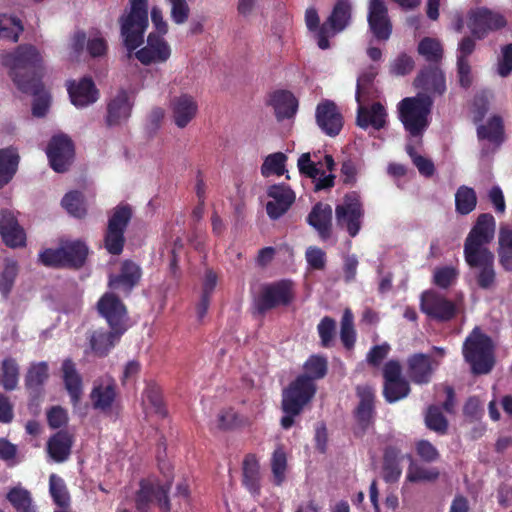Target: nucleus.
<instances>
[{
    "mask_svg": "<svg viewBox=\"0 0 512 512\" xmlns=\"http://www.w3.org/2000/svg\"><path fill=\"white\" fill-rule=\"evenodd\" d=\"M23 27L20 21L12 16L0 15V38L17 41Z\"/></svg>",
    "mask_w": 512,
    "mask_h": 512,
    "instance_id": "nucleus-49",
    "label": "nucleus"
},
{
    "mask_svg": "<svg viewBox=\"0 0 512 512\" xmlns=\"http://www.w3.org/2000/svg\"><path fill=\"white\" fill-rule=\"evenodd\" d=\"M18 151L13 147L0 149V189L7 185L17 171Z\"/></svg>",
    "mask_w": 512,
    "mask_h": 512,
    "instance_id": "nucleus-34",
    "label": "nucleus"
},
{
    "mask_svg": "<svg viewBox=\"0 0 512 512\" xmlns=\"http://www.w3.org/2000/svg\"><path fill=\"white\" fill-rule=\"evenodd\" d=\"M18 275V265L13 260H6L0 272V294L7 298L12 291Z\"/></svg>",
    "mask_w": 512,
    "mask_h": 512,
    "instance_id": "nucleus-44",
    "label": "nucleus"
},
{
    "mask_svg": "<svg viewBox=\"0 0 512 512\" xmlns=\"http://www.w3.org/2000/svg\"><path fill=\"white\" fill-rule=\"evenodd\" d=\"M267 194L271 200L268 201L266 210L272 219H277L286 213L295 200L294 192L284 184L270 186Z\"/></svg>",
    "mask_w": 512,
    "mask_h": 512,
    "instance_id": "nucleus-22",
    "label": "nucleus"
},
{
    "mask_svg": "<svg viewBox=\"0 0 512 512\" xmlns=\"http://www.w3.org/2000/svg\"><path fill=\"white\" fill-rule=\"evenodd\" d=\"M62 378L73 405H76L82 395V379L70 359H66L62 363Z\"/></svg>",
    "mask_w": 512,
    "mask_h": 512,
    "instance_id": "nucleus-32",
    "label": "nucleus"
},
{
    "mask_svg": "<svg viewBox=\"0 0 512 512\" xmlns=\"http://www.w3.org/2000/svg\"><path fill=\"white\" fill-rule=\"evenodd\" d=\"M375 76L374 72L364 73L358 77L356 89V101L367 102L371 92L372 80Z\"/></svg>",
    "mask_w": 512,
    "mask_h": 512,
    "instance_id": "nucleus-56",
    "label": "nucleus"
},
{
    "mask_svg": "<svg viewBox=\"0 0 512 512\" xmlns=\"http://www.w3.org/2000/svg\"><path fill=\"white\" fill-rule=\"evenodd\" d=\"M168 109L174 125L184 129L196 118L199 106L193 95L181 93L170 99Z\"/></svg>",
    "mask_w": 512,
    "mask_h": 512,
    "instance_id": "nucleus-14",
    "label": "nucleus"
},
{
    "mask_svg": "<svg viewBox=\"0 0 512 512\" xmlns=\"http://www.w3.org/2000/svg\"><path fill=\"white\" fill-rule=\"evenodd\" d=\"M463 355L475 374H486L494 365L491 339L478 328L467 337L463 345Z\"/></svg>",
    "mask_w": 512,
    "mask_h": 512,
    "instance_id": "nucleus-7",
    "label": "nucleus"
},
{
    "mask_svg": "<svg viewBox=\"0 0 512 512\" xmlns=\"http://www.w3.org/2000/svg\"><path fill=\"white\" fill-rule=\"evenodd\" d=\"M259 463L254 455H247L243 462V482L252 494H258L260 485Z\"/></svg>",
    "mask_w": 512,
    "mask_h": 512,
    "instance_id": "nucleus-38",
    "label": "nucleus"
},
{
    "mask_svg": "<svg viewBox=\"0 0 512 512\" xmlns=\"http://www.w3.org/2000/svg\"><path fill=\"white\" fill-rule=\"evenodd\" d=\"M459 275V271L454 266L436 267L433 272V283L443 289L452 286Z\"/></svg>",
    "mask_w": 512,
    "mask_h": 512,
    "instance_id": "nucleus-48",
    "label": "nucleus"
},
{
    "mask_svg": "<svg viewBox=\"0 0 512 512\" xmlns=\"http://www.w3.org/2000/svg\"><path fill=\"white\" fill-rule=\"evenodd\" d=\"M438 365V361H432L424 354H416L409 359L410 377L415 383H427Z\"/></svg>",
    "mask_w": 512,
    "mask_h": 512,
    "instance_id": "nucleus-30",
    "label": "nucleus"
},
{
    "mask_svg": "<svg viewBox=\"0 0 512 512\" xmlns=\"http://www.w3.org/2000/svg\"><path fill=\"white\" fill-rule=\"evenodd\" d=\"M128 205H118L111 213L105 236V247L111 254H120L124 245V231L131 219Z\"/></svg>",
    "mask_w": 512,
    "mask_h": 512,
    "instance_id": "nucleus-9",
    "label": "nucleus"
},
{
    "mask_svg": "<svg viewBox=\"0 0 512 512\" xmlns=\"http://www.w3.org/2000/svg\"><path fill=\"white\" fill-rule=\"evenodd\" d=\"M134 55L143 65H159L166 63L170 59L172 48L161 35L149 33L146 44L136 50Z\"/></svg>",
    "mask_w": 512,
    "mask_h": 512,
    "instance_id": "nucleus-13",
    "label": "nucleus"
},
{
    "mask_svg": "<svg viewBox=\"0 0 512 512\" xmlns=\"http://www.w3.org/2000/svg\"><path fill=\"white\" fill-rule=\"evenodd\" d=\"M293 298V284L282 280L264 287L259 299V309L266 310L277 305L287 304Z\"/></svg>",
    "mask_w": 512,
    "mask_h": 512,
    "instance_id": "nucleus-21",
    "label": "nucleus"
},
{
    "mask_svg": "<svg viewBox=\"0 0 512 512\" xmlns=\"http://www.w3.org/2000/svg\"><path fill=\"white\" fill-rule=\"evenodd\" d=\"M313 157L314 159H312V155L309 152L300 155L297 161L299 172L313 180L316 191L332 187L335 176L333 174H326L325 171L321 170L319 167L321 162L319 160L316 161V153L313 154Z\"/></svg>",
    "mask_w": 512,
    "mask_h": 512,
    "instance_id": "nucleus-17",
    "label": "nucleus"
},
{
    "mask_svg": "<svg viewBox=\"0 0 512 512\" xmlns=\"http://www.w3.org/2000/svg\"><path fill=\"white\" fill-rule=\"evenodd\" d=\"M336 323L332 318L324 317L318 324V333L323 346L328 347L335 334Z\"/></svg>",
    "mask_w": 512,
    "mask_h": 512,
    "instance_id": "nucleus-61",
    "label": "nucleus"
},
{
    "mask_svg": "<svg viewBox=\"0 0 512 512\" xmlns=\"http://www.w3.org/2000/svg\"><path fill=\"white\" fill-rule=\"evenodd\" d=\"M477 133L480 139H487L496 144L500 143L503 135L501 119L497 116L492 117L487 125L478 127Z\"/></svg>",
    "mask_w": 512,
    "mask_h": 512,
    "instance_id": "nucleus-47",
    "label": "nucleus"
},
{
    "mask_svg": "<svg viewBox=\"0 0 512 512\" xmlns=\"http://www.w3.org/2000/svg\"><path fill=\"white\" fill-rule=\"evenodd\" d=\"M0 234L3 242L9 247H22L26 243L25 231L11 210L0 209Z\"/></svg>",
    "mask_w": 512,
    "mask_h": 512,
    "instance_id": "nucleus-19",
    "label": "nucleus"
},
{
    "mask_svg": "<svg viewBox=\"0 0 512 512\" xmlns=\"http://www.w3.org/2000/svg\"><path fill=\"white\" fill-rule=\"evenodd\" d=\"M46 154L51 168L57 173H63L74 160V145L67 135L57 134L50 139Z\"/></svg>",
    "mask_w": 512,
    "mask_h": 512,
    "instance_id": "nucleus-11",
    "label": "nucleus"
},
{
    "mask_svg": "<svg viewBox=\"0 0 512 512\" xmlns=\"http://www.w3.org/2000/svg\"><path fill=\"white\" fill-rule=\"evenodd\" d=\"M7 499L17 512H36L29 491L21 486L12 488L7 494Z\"/></svg>",
    "mask_w": 512,
    "mask_h": 512,
    "instance_id": "nucleus-40",
    "label": "nucleus"
},
{
    "mask_svg": "<svg viewBox=\"0 0 512 512\" xmlns=\"http://www.w3.org/2000/svg\"><path fill=\"white\" fill-rule=\"evenodd\" d=\"M19 368L15 360L7 358L0 366V384L6 390H14L18 384Z\"/></svg>",
    "mask_w": 512,
    "mask_h": 512,
    "instance_id": "nucleus-42",
    "label": "nucleus"
},
{
    "mask_svg": "<svg viewBox=\"0 0 512 512\" xmlns=\"http://www.w3.org/2000/svg\"><path fill=\"white\" fill-rule=\"evenodd\" d=\"M402 474V467L399 460L386 455L383 467V478L386 482H396Z\"/></svg>",
    "mask_w": 512,
    "mask_h": 512,
    "instance_id": "nucleus-59",
    "label": "nucleus"
},
{
    "mask_svg": "<svg viewBox=\"0 0 512 512\" xmlns=\"http://www.w3.org/2000/svg\"><path fill=\"white\" fill-rule=\"evenodd\" d=\"M287 156L282 152H276L268 155L261 166V174L264 177L270 175L281 176L286 172L285 165Z\"/></svg>",
    "mask_w": 512,
    "mask_h": 512,
    "instance_id": "nucleus-43",
    "label": "nucleus"
},
{
    "mask_svg": "<svg viewBox=\"0 0 512 512\" xmlns=\"http://www.w3.org/2000/svg\"><path fill=\"white\" fill-rule=\"evenodd\" d=\"M418 52L427 61L437 62L442 58L443 50L440 42L433 38H424L418 45Z\"/></svg>",
    "mask_w": 512,
    "mask_h": 512,
    "instance_id": "nucleus-50",
    "label": "nucleus"
},
{
    "mask_svg": "<svg viewBox=\"0 0 512 512\" xmlns=\"http://www.w3.org/2000/svg\"><path fill=\"white\" fill-rule=\"evenodd\" d=\"M49 490L54 502L64 507L69 503V495L64 481L59 476L52 474L49 479Z\"/></svg>",
    "mask_w": 512,
    "mask_h": 512,
    "instance_id": "nucleus-51",
    "label": "nucleus"
},
{
    "mask_svg": "<svg viewBox=\"0 0 512 512\" xmlns=\"http://www.w3.org/2000/svg\"><path fill=\"white\" fill-rule=\"evenodd\" d=\"M305 257L310 268L321 270L325 267L326 254L321 248L316 246L308 247L305 253Z\"/></svg>",
    "mask_w": 512,
    "mask_h": 512,
    "instance_id": "nucleus-60",
    "label": "nucleus"
},
{
    "mask_svg": "<svg viewBox=\"0 0 512 512\" xmlns=\"http://www.w3.org/2000/svg\"><path fill=\"white\" fill-rule=\"evenodd\" d=\"M169 488V486L166 487L159 483L143 482L137 495L138 508L143 509L147 503L156 501L162 512H168L170 509L167 498Z\"/></svg>",
    "mask_w": 512,
    "mask_h": 512,
    "instance_id": "nucleus-27",
    "label": "nucleus"
},
{
    "mask_svg": "<svg viewBox=\"0 0 512 512\" xmlns=\"http://www.w3.org/2000/svg\"><path fill=\"white\" fill-rule=\"evenodd\" d=\"M421 309L431 318L446 321L451 319L458 311L456 304L444 295L429 290L421 296Z\"/></svg>",
    "mask_w": 512,
    "mask_h": 512,
    "instance_id": "nucleus-15",
    "label": "nucleus"
},
{
    "mask_svg": "<svg viewBox=\"0 0 512 512\" xmlns=\"http://www.w3.org/2000/svg\"><path fill=\"white\" fill-rule=\"evenodd\" d=\"M425 423L430 430L437 433H445L447 430V420L442 415L437 406H430L425 416Z\"/></svg>",
    "mask_w": 512,
    "mask_h": 512,
    "instance_id": "nucleus-52",
    "label": "nucleus"
},
{
    "mask_svg": "<svg viewBox=\"0 0 512 512\" xmlns=\"http://www.w3.org/2000/svg\"><path fill=\"white\" fill-rule=\"evenodd\" d=\"M115 397V382L111 377L105 376L95 381L90 394L94 408L107 410L111 407Z\"/></svg>",
    "mask_w": 512,
    "mask_h": 512,
    "instance_id": "nucleus-28",
    "label": "nucleus"
},
{
    "mask_svg": "<svg viewBox=\"0 0 512 512\" xmlns=\"http://www.w3.org/2000/svg\"><path fill=\"white\" fill-rule=\"evenodd\" d=\"M368 24L370 31L377 40L386 41L389 39L392 26L384 0H369Z\"/></svg>",
    "mask_w": 512,
    "mask_h": 512,
    "instance_id": "nucleus-18",
    "label": "nucleus"
},
{
    "mask_svg": "<svg viewBox=\"0 0 512 512\" xmlns=\"http://www.w3.org/2000/svg\"><path fill=\"white\" fill-rule=\"evenodd\" d=\"M495 219L491 214H481L468 234L464 255L467 264L479 269L478 285L490 289L495 284L494 255L485 247L494 237Z\"/></svg>",
    "mask_w": 512,
    "mask_h": 512,
    "instance_id": "nucleus-2",
    "label": "nucleus"
},
{
    "mask_svg": "<svg viewBox=\"0 0 512 512\" xmlns=\"http://www.w3.org/2000/svg\"><path fill=\"white\" fill-rule=\"evenodd\" d=\"M71 444V437L67 433L58 432L49 440L47 450L54 461L63 462L70 454Z\"/></svg>",
    "mask_w": 512,
    "mask_h": 512,
    "instance_id": "nucleus-37",
    "label": "nucleus"
},
{
    "mask_svg": "<svg viewBox=\"0 0 512 512\" xmlns=\"http://www.w3.org/2000/svg\"><path fill=\"white\" fill-rule=\"evenodd\" d=\"M120 24L124 45L131 53L143 43L148 27L147 0H130V9L121 17Z\"/></svg>",
    "mask_w": 512,
    "mask_h": 512,
    "instance_id": "nucleus-6",
    "label": "nucleus"
},
{
    "mask_svg": "<svg viewBox=\"0 0 512 512\" xmlns=\"http://www.w3.org/2000/svg\"><path fill=\"white\" fill-rule=\"evenodd\" d=\"M363 209L359 195L355 192L347 194L343 202L336 207L337 224L345 228L351 237L358 234L361 227Z\"/></svg>",
    "mask_w": 512,
    "mask_h": 512,
    "instance_id": "nucleus-10",
    "label": "nucleus"
},
{
    "mask_svg": "<svg viewBox=\"0 0 512 512\" xmlns=\"http://www.w3.org/2000/svg\"><path fill=\"white\" fill-rule=\"evenodd\" d=\"M414 84L416 88L422 90L420 93L428 95L431 99L434 95H442L446 90L444 74L438 68L423 70Z\"/></svg>",
    "mask_w": 512,
    "mask_h": 512,
    "instance_id": "nucleus-26",
    "label": "nucleus"
},
{
    "mask_svg": "<svg viewBox=\"0 0 512 512\" xmlns=\"http://www.w3.org/2000/svg\"><path fill=\"white\" fill-rule=\"evenodd\" d=\"M131 108L132 101L130 95L124 90L119 91L108 104V125H117L127 120L130 116Z\"/></svg>",
    "mask_w": 512,
    "mask_h": 512,
    "instance_id": "nucleus-29",
    "label": "nucleus"
},
{
    "mask_svg": "<svg viewBox=\"0 0 512 512\" xmlns=\"http://www.w3.org/2000/svg\"><path fill=\"white\" fill-rule=\"evenodd\" d=\"M499 259L505 270L512 271V231L507 227L499 232Z\"/></svg>",
    "mask_w": 512,
    "mask_h": 512,
    "instance_id": "nucleus-41",
    "label": "nucleus"
},
{
    "mask_svg": "<svg viewBox=\"0 0 512 512\" xmlns=\"http://www.w3.org/2000/svg\"><path fill=\"white\" fill-rule=\"evenodd\" d=\"M406 151L412 162L417 167L418 171L424 176H431L434 172V165L431 160L419 155L416 151L408 145L406 147Z\"/></svg>",
    "mask_w": 512,
    "mask_h": 512,
    "instance_id": "nucleus-58",
    "label": "nucleus"
},
{
    "mask_svg": "<svg viewBox=\"0 0 512 512\" xmlns=\"http://www.w3.org/2000/svg\"><path fill=\"white\" fill-rule=\"evenodd\" d=\"M272 103L278 120L288 119L296 114L298 102L290 92H276L273 95Z\"/></svg>",
    "mask_w": 512,
    "mask_h": 512,
    "instance_id": "nucleus-36",
    "label": "nucleus"
},
{
    "mask_svg": "<svg viewBox=\"0 0 512 512\" xmlns=\"http://www.w3.org/2000/svg\"><path fill=\"white\" fill-rule=\"evenodd\" d=\"M477 198L474 190L467 186H461L455 195L456 209L460 214L466 215L474 210Z\"/></svg>",
    "mask_w": 512,
    "mask_h": 512,
    "instance_id": "nucleus-46",
    "label": "nucleus"
},
{
    "mask_svg": "<svg viewBox=\"0 0 512 512\" xmlns=\"http://www.w3.org/2000/svg\"><path fill=\"white\" fill-rule=\"evenodd\" d=\"M47 376L48 367L45 363L33 365L26 376V385L29 388L38 387L46 380Z\"/></svg>",
    "mask_w": 512,
    "mask_h": 512,
    "instance_id": "nucleus-55",
    "label": "nucleus"
},
{
    "mask_svg": "<svg viewBox=\"0 0 512 512\" xmlns=\"http://www.w3.org/2000/svg\"><path fill=\"white\" fill-rule=\"evenodd\" d=\"M141 278V269L136 263L126 260L121 264L118 275H110L109 288L113 292L128 295Z\"/></svg>",
    "mask_w": 512,
    "mask_h": 512,
    "instance_id": "nucleus-20",
    "label": "nucleus"
},
{
    "mask_svg": "<svg viewBox=\"0 0 512 512\" xmlns=\"http://www.w3.org/2000/svg\"><path fill=\"white\" fill-rule=\"evenodd\" d=\"M400 364L395 360L388 361L383 368L384 395L388 402H395L405 398L410 389L408 383L401 378Z\"/></svg>",
    "mask_w": 512,
    "mask_h": 512,
    "instance_id": "nucleus-16",
    "label": "nucleus"
},
{
    "mask_svg": "<svg viewBox=\"0 0 512 512\" xmlns=\"http://www.w3.org/2000/svg\"><path fill=\"white\" fill-rule=\"evenodd\" d=\"M270 468L273 483L280 486L287 479L289 472L287 451L282 445L277 446L273 451L270 459Z\"/></svg>",
    "mask_w": 512,
    "mask_h": 512,
    "instance_id": "nucleus-35",
    "label": "nucleus"
},
{
    "mask_svg": "<svg viewBox=\"0 0 512 512\" xmlns=\"http://www.w3.org/2000/svg\"><path fill=\"white\" fill-rule=\"evenodd\" d=\"M433 100L424 93L404 98L398 104L399 118L411 136H420L428 127Z\"/></svg>",
    "mask_w": 512,
    "mask_h": 512,
    "instance_id": "nucleus-5",
    "label": "nucleus"
},
{
    "mask_svg": "<svg viewBox=\"0 0 512 512\" xmlns=\"http://www.w3.org/2000/svg\"><path fill=\"white\" fill-rule=\"evenodd\" d=\"M87 50L92 57H101L106 54L107 43L99 34L91 35L86 40Z\"/></svg>",
    "mask_w": 512,
    "mask_h": 512,
    "instance_id": "nucleus-63",
    "label": "nucleus"
},
{
    "mask_svg": "<svg viewBox=\"0 0 512 512\" xmlns=\"http://www.w3.org/2000/svg\"><path fill=\"white\" fill-rule=\"evenodd\" d=\"M497 72L501 77H507L512 72V43L502 47Z\"/></svg>",
    "mask_w": 512,
    "mask_h": 512,
    "instance_id": "nucleus-62",
    "label": "nucleus"
},
{
    "mask_svg": "<svg viewBox=\"0 0 512 512\" xmlns=\"http://www.w3.org/2000/svg\"><path fill=\"white\" fill-rule=\"evenodd\" d=\"M98 310L107 320L112 331H95L90 338V345L97 355L104 356L126 330L127 312L123 303L113 292H107L100 298Z\"/></svg>",
    "mask_w": 512,
    "mask_h": 512,
    "instance_id": "nucleus-4",
    "label": "nucleus"
},
{
    "mask_svg": "<svg viewBox=\"0 0 512 512\" xmlns=\"http://www.w3.org/2000/svg\"><path fill=\"white\" fill-rule=\"evenodd\" d=\"M410 465L406 473V481L417 482H431L438 478L439 471L436 468L424 467L415 462L410 456Z\"/></svg>",
    "mask_w": 512,
    "mask_h": 512,
    "instance_id": "nucleus-39",
    "label": "nucleus"
},
{
    "mask_svg": "<svg viewBox=\"0 0 512 512\" xmlns=\"http://www.w3.org/2000/svg\"><path fill=\"white\" fill-rule=\"evenodd\" d=\"M505 25L506 20L502 14L484 7L473 9L468 14L467 26L477 39H483L490 31Z\"/></svg>",
    "mask_w": 512,
    "mask_h": 512,
    "instance_id": "nucleus-12",
    "label": "nucleus"
},
{
    "mask_svg": "<svg viewBox=\"0 0 512 512\" xmlns=\"http://www.w3.org/2000/svg\"><path fill=\"white\" fill-rule=\"evenodd\" d=\"M414 68V61L407 54L399 55L391 65V72L395 75H406Z\"/></svg>",
    "mask_w": 512,
    "mask_h": 512,
    "instance_id": "nucleus-64",
    "label": "nucleus"
},
{
    "mask_svg": "<svg viewBox=\"0 0 512 512\" xmlns=\"http://www.w3.org/2000/svg\"><path fill=\"white\" fill-rule=\"evenodd\" d=\"M331 217V207L322 203L315 205L308 216L309 224L318 231L322 239L330 236Z\"/></svg>",
    "mask_w": 512,
    "mask_h": 512,
    "instance_id": "nucleus-33",
    "label": "nucleus"
},
{
    "mask_svg": "<svg viewBox=\"0 0 512 512\" xmlns=\"http://www.w3.org/2000/svg\"><path fill=\"white\" fill-rule=\"evenodd\" d=\"M357 124L361 128L372 127L380 130L385 127L387 122V112L381 103H374L366 106V102H357Z\"/></svg>",
    "mask_w": 512,
    "mask_h": 512,
    "instance_id": "nucleus-25",
    "label": "nucleus"
},
{
    "mask_svg": "<svg viewBox=\"0 0 512 512\" xmlns=\"http://www.w3.org/2000/svg\"><path fill=\"white\" fill-rule=\"evenodd\" d=\"M316 121L320 129L329 136L337 135L343 125L341 114L336 105L330 101L317 106Z\"/></svg>",
    "mask_w": 512,
    "mask_h": 512,
    "instance_id": "nucleus-23",
    "label": "nucleus"
},
{
    "mask_svg": "<svg viewBox=\"0 0 512 512\" xmlns=\"http://www.w3.org/2000/svg\"><path fill=\"white\" fill-rule=\"evenodd\" d=\"M326 372L327 361L321 356L313 355L305 362L304 374L296 378L283 392L282 408L285 413L281 420L283 428L288 429L293 425L294 417L315 394L314 381L323 378Z\"/></svg>",
    "mask_w": 512,
    "mask_h": 512,
    "instance_id": "nucleus-3",
    "label": "nucleus"
},
{
    "mask_svg": "<svg viewBox=\"0 0 512 512\" xmlns=\"http://www.w3.org/2000/svg\"><path fill=\"white\" fill-rule=\"evenodd\" d=\"M67 89L72 104L77 108L86 107L98 99V91L91 78L84 77L78 82L70 81Z\"/></svg>",
    "mask_w": 512,
    "mask_h": 512,
    "instance_id": "nucleus-24",
    "label": "nucleus"
},
{
    "mask_svg": "<svg viewBox=\"0 0 512 512\" xmlns=\"http://www.w3.org/2000/svg\"><path fill=\"white\" fill-rule=\"evenodd\" d=\"M352 5L350 0H337L331 15L321 25L317 33V44L320 49L329 48V39L342 32L350 23Z\"/></svg>",
    "mask_w": 512,
    "mask_h": 512,
    "instance_id": "nucleus-8",
    "label": "nucleus"
},
{
    "mask_svg": "<svg viewBox=\"0 0 512 512\" xmlns=\"http://www.w3.org/2000/svg\"><path fill=\"white\" fill-rule=\"evenodd\" d=\"M492 98V93L487 90H482L475 96L473 102L474 121H480L488 110L489 100Z\"/></svg>",
    "mask_w": 512,
    "mask_h": 512,
    "instance_id": "nucleus-57",
    "label": "nucleus"
},
{
    "mask_svg": "<svg viewBox=\"0 0 512 512\" xmlns=\"http://www.w3.org/2000/svg\"><path fill=\"white\" fill-rule=\"evenodd\" d=\"M77 256L69 257L64 248V243L57 249H45L39 255L42 264L50 267L66 266L68 263H78L84 256L85 249L83 246H76Z\"/></svg>",
    "mask_w": 512,
    "mask_h": 512,
    "instance_id": "nucleus-31",
    "label": "nucleus"
},
{
    "mask_svg": "<svg viewBox=\"0 0 512 512\" xmlns=\"http://www.w3.org/2000/svg\"><path fill=\"white\" fill-rule=\"evenodd\" d=\"M42 57L33 46H21L14 53L3 56L2 63L9 68L10 76L19 90L35 95L33 115L44 116L50 105V96L41 84L32 77V71L40 66Z\"/></svg>",
    "mask_w": 512,
    "mask_h": 512,
    "instance_id": "nucleus-1",
    "label": "nucleus"
},
{
    "mask_svg": "<svg viewBox=\"0 0 512 512\" xmlns=\"http://www.w3.org/2000/svg\"><path fill=\"white\" fill-rule=\"evenodd\" d=\"M63 208L74 217H82L86 214V203L83 195L78 191H70L63 197Z\"/></svg>",
    "mask_w": 512,
    "mask_h": 512,
    "instance_id": "nucleus-45",
    "label": "nucleus"
},
{
    "mask_svg": "<svg viewBox=\"0 0 512 512\" xmlns=\"http://www.w3.org/2000/svg\"><path fill=\"white\" fill-rule=\"evenodd\" d=\"M341 340L346 348H351L355 342V330L353 326V314L350 309H345L341 321Z\"/></svg>",
    "mask_w": 512,
    "mask_h": 512,
    "instance_id": "nucleus-53",
    "label": "nucleus"
},
{
    "mask_svg": "<svg viewBox=\"0 0 512 512\" xmlns=\"http://www.w3.org/2000/svg\"><path fill=\"white\" fill-rule=\"evenodd\" d=\"M86 44V35L82 31L75 32L67 44V56L70 60H77L83 52Z\"/></svg>",
    "mask_w": 512,
    "mask_h": 512,
    "instance_id": "nucleus-54",
    "label": "nucleus"
}]
</instances>
